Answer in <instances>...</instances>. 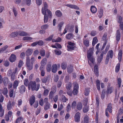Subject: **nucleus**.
Wrapping results in <instances>:
<instances>
[{
	"label": "nucleus",
	"mask_w": 123,
	"mask_h": 123,
	"mask_svg": "<svg viewBox=\"0 0 123 123\" xmlns=\"http://www.w3.org/2000/svg\"><path fill=\"white\" fill-rule=\"evenodd\" d=\"M113 87H107L106 91V95H107L108 94L111 93L113 91Z\"/></svg>",
	"instance_id": "obj_11"
},
{
	"label": "nucleus",
	"mask_w": 123,
	"mask_h": 123,
	"mask_svg": "<svg viewBox=\"0 0 123 123\" xmlns=\"http://www.w3.org/2000/svg\"><path fill=\"white\" fill-rule=\"evenodd\" d=\"M107 36V33H105L104 35L102 38V39L104 41H105V42H106V37Z\"/></svg>",
	"instance_id": "obj_55"
},
{
	"label": "nucleus",
	"mask_w": 123,
	"mask_h": 123,
	"mask_svg": "<svg viewBox=\"0 0 123 123\" xmlns=\"http://www.w3.org/2000/svg\"><path fill=\"white\" fill-rule=\"evenodd\" d=\"M55 54L57 55H60L61 53V51L60 50H55Z\"/></svg>",
	"instance_id": "obj_56"
},
{
	"label": "nucleus",
	"mask_w": 123,
	"mask_h": 123,
	"mask_svg": "<svg viewBox=\"0 0 123 123\" xmlns=\"http://www.w3.org/2000/svg\"><path fill=\"white\" fill-rule=\"evenodd\" d=\"M40 53L41 56H44L45 55V50L43 49L41 50L40 51Z\"/></svg>",
	"instance_id": "obj_51"
},
{
	"label": "nucleus",
	"mask_w": 123,
	"mask_h": 123,
	"mask_svg": "<svg viewBox=\"0 0 123 123\" xmlns=\"http://www.w3.org/2000/svg\"><path fill=\"white\" fill-rule=\"evenodd\" d=\"M40 69L41 71V75L42 76H44L45 74V72L44 70L42 69V68L41 67L40 68Z\"/></svg>",
	"instance_id": "obj_58"
},
{
	"label": "nucleus",
	"mask_w": 123,
	"mask_h": 123,
	"mask_svg": "<svg viewBox=\"0 0 123 123\" xmlns=\"http://www.w3.org/2000/svg\"><path fill=\"white\" fill-rule=\"evenodd\" d=\"M103 57V54L101 53V55L99 56L98 57V62L100 63L102 61Z\"/></svg>",
	"instance_id": "obj_33"
},
{
	"label": "nucleus",
	"mask_w": 123,
	"mask_h": 123,
	"mask_svg": "<svg viewBox=\"0 0 123 123\" xmlns=\"http://www.w3.org/2000/svg\"><path fill=\"white\" fill-rule=\"evenodd\" d=\"M91 10L93 13H95L96 12L97 10L95 7L92 6H91Z\"/></svg>",
	"instance_id": "obj_25"
},
{
	"label": "nucleus",
	"mask_w": 123,
	"mask_h": 123,
	"mask_svg": "<svg viewBox=\"0 0 123 123\" xmlns=\"http://www.w3.org/2000/svg\"><path fill=\"white\" fill-rule=\"evenodd\" d=\"M73 36L72 33H69L67 34L66 36V38L68 39H70L73 38Z\"/></svg>",
	"instance_id": "obj_28"
},
{
	"label": "nucleus",
	"mask_w": 123,
	"mask_h": 123,
	"mask_svg": "<svg viewBox=\"0 0 123 123\" xmlns=\"http://www.w3.org/2000/svg\"><path fill=\"white\" fill-rule=\"evenodd\" d=\"M105 91L103 89L102 91V93L101 94V98L102 99H103L105 97Z\"/></svg>",
	"instance_id": "obj_37"
},
{
	"label": "nucleus",
	"mask_w": 123,
	"mask_h": 123,
	"mask_svg": "<svg viewBox=\"0 0 123 123\" xmlns=\"http://www.w3.org/2000/svg\"><path fill=\"white\" fill-rule=\"evenodd\" d=\"M120 65V64L119 63H118L117 65L115 68V71L117 73L119 70Z\"/></svg>",
	"instance_id": "obj_40"
},
{
	"label": "nucleus",
	"mask_w": 123,
	"mask_h": 123,
	"mask_svg": "<svg viewBox=\"0 0 123 123\" xmlns=\"http://www.w3.org/2000/svg\"><path fill=\"white\" fill-rule=\"evenodd\" d=\"M55 13L56 16L58 17L62 16V12L59 10L56 11Z\"/></svg>",
	"instance_id": "obj_26"
},
{
	"label": "nucleus",
	"mask_w": 123,
	"mask_h": 123,
	"mask_svg": "<svg viewBox=\"0 0 123 123\" xmlns=\"http://www.w3.org/2000/svg\"><path fill=\"white\" fill-rule=\"evenodd\" d=\"M23 120V118L21 117H19L16 119L15 123H18L20 122H22Z\"/></svg>",
	"instance_id": "obj_43"
},
{
	"label": "nucleus",
	"mask_w": 123,
	"mask_h": 123,
	"mask_svg": "<svg viewBox=\"0 0 123 123\" xmlns=\"http://www.w3.org/2000/svg\"><path fill=\"white\" fill-rule=\"evenodd\" d=\"M67 66V64L65 62H63L62 64L61 67L63 69H65L66 68Z\"/></svg>",
	"instance_id": "obj_50"
},
{
	"label": "nucleus",
	"mask_w": 123,
	"mask_h": 123,
	"mask_svg": "<svg viewBox=\"0 0 123 123\" xmlns=\"http://www.w3.org/2000/svg\"><path fill=\"white\" fill-rule=\"evenodd\" d=\"M8 48V46L6 45L0 49V54L3 53Z\"/></svg>",
	"instance_id": "obj_36"
},
{
	"label": "nucleus",
	"mask_w": 123,
	"mask_h": 123,
	"mask_svg": "<svg viewBox=\"0 0 123 123\" xmlns=\"http://www.w3.org/2000/svg\"><path fill=\"white\" fill-rule=\"evenodd\" d=\"M40 87L39 84H38L36 85L35 81H30L29 82L28 88L29 90H30L31 88L33 91L35 90L37 91L38 90Z\"/></svg>",
	"instance_id": "obj_2"
},
{
	"label": "nucleus",
	"mask_w": 123,
	"mask_h": 123,
	"mask_svg": "<svg viewBox=\"0 0 123 123\" xmlns=\"http://www.w3.org/2000/svg\"><path fill=\"white\" fill-rule=\"evenodd\" d=\"M50 108V105L49 103L46 104L44 107V109L45 110H47L49 109Z\"/></svg>",
	"instance_id": "obj_35"
},
{
	"label": "nucleus",
	"mask_w": 123,
	"mask_h": 123,
	"mask_svg": "<svg viewBox=\"0 0 123 123\" xmlns=\"http://www.w3.org/2000/svg\"><path fill=\"white\" fill-rule=\"evenodd\" d=\"M2 92L3 94L4 95H5L6 98L8 97V96L7 95L8 92V90L7 88H4L2 90Z\"/></svg>",
	"instance_id": "obj_15"
},
{
	"label": "nucleus",
	"mask_w": 123,
	"mask_h": 123,
	"mask_svg": "<svg viewBox=\"0 0 123 123\" xmlns=\"http://www.w3.org/2000/svg\"><path fill=\"white\" fill-rule=\"evenodd\" d=\"M19 91L21 94L23 93L25 91V87L24 85H22L20 86L19 88Z\"/></svg>",
	"instance_id": "obj_13"
},
{
	"label": "nucleus",
	"mask_w": 123,
	"mask_h": 123,
	"mask_svg": "<svg viewBox=\"0 0 123 123\" xmlns=\"http://www.w3.org/2000/svg\"><path fill=\"white\" fill-rule=\"evenodd\" d=\"M89 92V89H86L85 92V94L86 96L88 95Z\"/></svg>",
	"instance_id": "obj_62"
},
{
	"label": "nucleus",
	"mask_w": 123,
	"mask_h": 123,
	"mask_svg": "<svg viewBox=\"0 0 123 123\" xmlns=\"http://www.w3.org/2000/svg\"><path fill=\"white\" fill-rule=\"evenodd\" d=\"M24 84L26 86H29V81L27 79H25L24 81Z\"/></svg>",
	"instance_id": "obj_41"
},
{
	"label": "nucleus",
	"mask_w": 123,
	"mask_h": 123,
	"mask_svg": "<svg viewBox=\"0 0 123 123\" xmlns=\"http://www.w3.org/2000/svg\"><path fill=\"white\" fill-rule=\"evenodd\" d=\"M9 96L10 97H12L14 95V90L13 89H11L9 91Z\"/></svg>",
	"instance_id": "obj_32"
},
{
	"label": "nucleus",
	"mask_w": 123,
	"mask_h": 123,
	"mask_svg": "<svg viewBox=\"0 0 123 123\" xmlns=\"http://www.w3.org/2000/svg\"><path fill=\"white\" fill-rule=\"evenodd\" d=\"M26 65L27 68L29 70H31L33 68V64L31 63L30 62L29 57L27 56L26 59Z\"/></svg>",
	"instance_id": "obj_4"
},
{
	"label": "nucleus",
	"mask_w": 123,
	"mask_h": 123,
	"mask_svg": "<svg viewBox=\"0 0 123 123\" xmlns=\"http://www.w3.org/2000/svg\"><path fill=\"white\" fill-rule=\"evenodd\" d=\"M0 117H2L4 114V111L3 110L1 104L0 103Z\"/></svg>",
	"instance_id": "obj_22"
},
{
	"label": "nucleus",
	"mask_w": 123,
	"mask_h": 123,
	"mask_svg": "<svg viewBox=\"0 0 123 123\" xmlns=\"http://www.w3.org/2000/svg\"><path fill=\"white\" fill-rule=\"evenodd\" d=\"M53 95V92L52 91H51L49 95V99H52V98Z\"/></svg>",
	"instance_id": "obj_61"
},
{
	"label": "nucleus",
	"mask_w": 123,
	"mask_h": 123,
	"mask_svg": "<svg viewBox=\"0 0 123 123\" xmlns=\"http://www.w3.org/2000/svg\"><path fill=\"white\" fill-rule=\"evenodd\" d=\"M118 84L119 85V87H120L121 86V80L120 78H119L117 80Z\"/></svg>",
	"instance_id": "obj_60"
},
{
	"label": "nucleus",
	"mask_w": 123,
	"mask_h": 123,
	"mask_svg": "<svg viewBox=\"0 0 123 123\" xmlns=\"http://www.w3.org/2000/svg\"><path fill=\"white\" fill-rule=\"evenodd\" d=\"M48 5L47 3L45 2L44 4V7H42V13L44 15L46 14V11L47 12L48 15L50 18H51L52 16V13L51 11L48 9Z\"/></svg>",
	"instance_id": "obj_3"
},
{
	"label": "nucleus",
	"mask_w": 123,
	"mask_h": 123,
	"mask_svg": "<svg viewBox=\"0 0 123 123\" xmlns=\"http://www.w3.org/2000/svg\"><path fill=\"white\" fill-rule=\"evenodd\" d=\"M113 55V52L112 50H111L109 51L107 54V56L106 58V60L109 61L110 59V56L111 58H112Z\"/></svg>",
	"instance_id": "obj_5"
},
{
	"label": "nucleus",
	"mask_w": 123,
	"mask_h": 123,
	"mask_svg": "<svg viewBox=\"0 0 123 123\" xmlns=\"http://www.w3.org/2000/svg\"><path fill=\"white\" fill-rule=\"evenodd\" d=\"M82 105L81 102H79L78 103L77 105V108L78 110H81L82 108Z\"/></svg>",
	"instance_id": "obj_21"
},
{
	"label": "nucleus",
	"mask_w": 123,
	"mask_h": 123,
	"mask_svg": "<svg viewBox=\"0 0 123 123\" xmlns=\"http://www.w3.org/2000/svg\"><path fill=\"white\" fill-rule=\"evenodd\" d=\"M80 114L79 112H77L76 113L74 117L75 122H78L80 121Z\"/></svg>",
	"instance_id": "obj_6"
},
{
	"label": "nucleus",
	"mask_w": 123,
	"mask_h": 123,
	"mask_svg": "<svg viewBox=\"0 0 123 123\" xmlns=\"http://www.w3.org/2000/svg\"><path fill=\"white\" fill-rule=\"evenodd\" d=\"M76 103L75 101H74L72 103V108L74 109L76 106Z\"/></svg>",
	"instance_id": "obj_57"
},
{
	"label": "nucleus",
	"mask_w": 123,
	"mask_h": 123,
	"mask_svg": "<svg viewBox=\"0 0 123 123\" xmlns=\"http://www.w3.org/2000/svg\"><path fill=\"white\" fill-rule=\"evenodd\" d=\"M74 86V89L78 90L79 89V86L77 83L76 82H74L73 83Z\"/></svg>",
	"instance_id": "obj_34"
},
{
	"label": "nucleus",
	"mask_w": 123,
	"mask_h": 123,
	"mask_svg": "<svg viewBox=\"0 0 123 123\" xmlns=\"http://www.w3.org/2000/svg\"><path fill=\"white\" fill-rule=\"evenodd\" d=\"M61 100L64 102H66L68 100V99L66 98L64 95H62V96Z\"/></svg>",
	"instance_id": "obj_39"
},
{
	"label": "nucleus",
	"mask_w": 123,
	"mask_h": 123,
	"mask_svg": "<svg viewBox=\"0 0 123 123\" xmlns=\"http://www.w3.org/2000/svg\"><path fill=\"white\" fill-rule=\"evenodd\" d=\"M19 82L17 80H15L13 83V87L14 89H16L18 86Z\"/></svg>",
	"instance_id": "obj_23"
},
{
	"label": "nucleus",
	"mask_w": 123,
	"mask_h": 123,
	"mask_svg": "<svg viewBox=\"0 0 123 123\" xmlns=\"http://www.w3.org/2000/svg\"><path fill=\"white\" fill-rule=\"evenodd\" d=\"M97 42L98 40L96 37H95L93 38L92 42V45L94 46L95 44L97 43Z\"/></svg>",
	"instance_id": "obj_44"
},
{
	"label": "nucleus",
	"mask_w": 123,
	"mask_h": 123,
	"mask_svg": "<svg viewBox=\"0 0 123 123\" xmlns=\"http://www.w3.org/2000/svg\"><path fill=\"white\" fill-rule=\"evenodd\" d=\"M72 86L71 83H69L67 85L66 87L68 89H70Z\"/></svg>",
	"instance_id": "obj_64"
},
{
	"label": "nucleus",
	"mask_w": 123,
	"mask_h": 123,
	"mask_svg": "<svg viewBox=\"0 0 123 123\" xmlns=\"http://www.w3.org/2000/svg\"><path fill=\"white\" fill-rule=\"evenodd\" d=\"M63 24L64 23L63 22H62L58 24V28L59 31H60L61 30V27H62Z\"/></svg>",
	"instance_id": "obj_52"
},
{
	"label": "nucleus",
	"mask_w": 123,
	"mask_h": 123,
	"mask_svg": "<svg viewBox=\"0 0 123 123\" xmlns=\"http://www.w3.org/2000/svg\"><path fill=\"white\" fill-rule=\"evenodd\" d=\"M47 61V60L46 58H43L41 62V65H45L46 64Z\"/></svg>",
	"instance_id": "obj_38"
},
{
	"label": "nucleus",
	"mask_w": 123,
	"mask_h": 123,
	"mask_svg": "<svg viewBox=\"0 0 123 123\" xmlns=\"http://www.w3.org/2000/svg\"><path fill=\"white\" fill-rule=\"evenodd\" d=\"M73 67L72 66L70 65L68 66L67 68V71L69 73H71L73 71Z\"/></svg>",
	"instance_id": "obj_20"
},
{
	"label": "nucleus",
	"mask_w": 123,
	"mask_h": 123,
	"mask_svg": "<svg viewBox=\"0 0 123 123\" xmlns=\"http://www.w3.org/2000/svg\"><path fill=\"white\" fill-rule=\"evenodd\" d=\"M66 6H67L72 8H74L77 10H78L79 9V7L75 5L71 4H67Z\"/></svg>",
	"instance_id": "obj_14"
},
{
	"label": "nucleus",
	"mask_w": 123,
	"mask_h": 123,
	"mask_svg": "<svg viewBox=\"0 0 123 123\" xmlns=\"http://www.w3.org/2000/svg\"><path fill=\"white\" fill-rule=\"evenodd\" d=\"M44 15L43 19L44 22V23H47L48 22L49 16H48V15H47V14Z\"/></svg>",
	"instance_id": "obj_30"
},
{
	"label": "nucleus",
	"mask_w": 123,
	"mask_h": 123,
	"mask_svg": "<svg viewBox=\"0 0 123 123\" xmlns=\"http://www.w3.org/2000/svg\"><path fill=\"white\" fill-rule=\"evenodd\" d=\"M12 106L11 102L10 101H9L7 105V109L9 110H11L12 108Z\"/></svg>",
	"instance_id": "obj_24"
},
{
	"label": "nucleus",
	"mask_w": 123,
	"mask_h": 123,
	"mask_svg": "<svg viewBox=\"0 0 123 123\" xmlns=\"http://www.w3.org/2000/svg\"><path fill=\"white\" fill-rule=\"evenodd\" d=\"M53 36V35H51L48 38L46 39L45 40L46 41H50L52 39Z\"/></svg>",
	"instance_id": "obj_59"
},
{
	"label": "nucleus",
	"mask_w": 123,
	"mask_h": 123,
	"mask_svg": "<svg viewBox=\"0 0 123 123\" xmlns=\"http://www.w3.org/2000/svg\"><path fill=\"white\" fill-rule=\"evenodd\" d=\"M39 53V51L38 50H36L33 53V55L34 56H36L38 55Z\"/></svg>",
	"instance_id": "obj_63"
},
{
	"label": "nucleus",
	"mask_w": 123,
	"mask_h": 123,
	"mask_svg": "<svg viewBox=\"0 0 123 123\" xmlns=\"http://www.w3.org/2000/svg\"><path fill=\"white\" fill-rule=\"evenodd\" d=\"M32 39V38L29 37H25L23 38V39L24 40H30Z\"/></svg>",
	"instance_id": "obj_48"
},
{
	"label": "nucleus",
	"mask_w": 123,
	"mask_h": 123,
	"mask_svg": "<svg viewBox=\"0 0 123 123\" xmlns=\"http://www.w3.org/2000/svg\"><path fill=\"white\" fill-rule=\"evenodd\" d=\"M48 76H46L42 78L41 79L42 83L44 84L46 83L48 80Z\"/></svg>",
	"instance_id": "obj_19"
},
{
	"label": "nucleus",
	"mask_w": 123,
	"mask_h": 123,
	"mask_svg": "<svg viewBox=\"0 0 123 123\" xmlns=\"http://www.w3.org/2000/svg\"><path fill=\"white\" fill-rule=\"evenodd\" d=\"M83 43L85 45L86 47H88L89 45V41L87 39H84Z\"/></svg>",
	"instance_id": "obj_31"
},
{
	"label": "nucleus",
	"mask_w": 123,
	"mask_h": 123,
	"mask_svg": "<svg viewBox=\"0 0 123 123\" xmlns=\"http://www.w3.org/2000/svg\"><path fill=\"white\" fill-rule=\"evenodd\" d=\"M51 62H49L46 67L47 70L48 72H49L51 70Z\"/></svg>",
	"instance_id": "obj_27"
},
{
	"label": "nucleus",
	"mask_w": 123,
	"mask_h": 123,
	"mask_svg": "<svg viewBox=\"0 0 123 123\" xmlns=\"http://www.w3.org/2000/svg\"><path fill=\"white\" fill-rule=\"evenodd\" d=\"M121 37V33L119 30H117V31L116 38V40L118 41H119Z\"/></svg>",
	"instance_id": "obj_8"
},
{
	"label": "nucleus",
	"mask_w": 123,
	"mask_h": 123,
	"mask_svg": "<svg viewBox=\"0 0 123 123\" xmlns=\"http://www.w3.org/2000/svg\"><path fill=\"white\" fill-rule=\"evenodd\" d=\"M49 90L47 89H45L44 90L43 92V95L44 96H47L48 95L49 92Z\"/></svg>",
	"instance_id": "obj_54"
},
{
	"label": "nucleus",
	"mask_w": 123,
	"mask_h": 123,
	"mask_svg": "<svg viewBox=\"0 0 123 123\" xmlns=\"http://www.w3.org/2000/svg\"><path fill=\"white\" fill-rule=\"evenodd\" d=\"M88 117L87 116H86L84 118V123H88Z\"/></svg>",
	"instance_id": "obj_49"
},
{
	"label": "nucleus",
	"mask_w": 123,
	"mask_h": 123,
	"mask_svg": "<svg viewBox=\"0 0 123 123\" xmlns=\"http://www.w3.org/2000/svg\"><path fill=\"white\" fill-rule=\"evenodd\" d=\"M18 32V34L20 36H25L28 35V34L27 33L24 31H20Z\"/></svg>",
	"instance_id": "obj_16"
},
{
	"label": "nucleus",
	"mask_w": 123,
	"mask_h": 123,
	"mask_svg": "<svg viewBox=\"0 0 123 123\" xmlns=\"http://www.w3.org/2000/svg\"><path fill=\"white\" fill-rule=\"evenodd\" d=\"M33 52V50L31 49H29L26 51L25 54L26 55L29 56L31 55Z\"/></svg>",
	"instance_id": "obj_17"
},
{
	"label": "nucleus",
	"mask_w": 123,
	"mask_h": 123,
	"mask_svg": "<svg viewBox=\"0 0 123 123\" xmlns=\"http://www.w3.org/2000/svg\"><path fill=\"white\" fill-rule=\"evenodd\" d=\"M103 10L102 9L100 8L99 9L98 16L100 18H101L103 15Z\"/></svg>",
	"instance_id": "obj_46"
},
{
	"label": "nucleus",
	"mask_w": 123,
	"mask_h": 123,
	"mask_svg": "<svg viewBox=\"0 0 123 123\" xmlns=\"http://www.w3.org/2000/svg\"><path fill=\"white\" fill-rule=\"evenodd\" d=\"M18 32H15L12 33L10 36L11 37H17L18 35Z\"/></svg>",
	"instance_id": "obj_29"
},
{
	"label": "nucleus",
	"mask_w": 123,
	"mask_h": 123,
	"mask_svg": "<svg viewBox=\"0 0 123 123\" xmlns=\"http://www.w3.org/2000/svg\"><path fill=\"white\" fill-rule=\"evenodd\" d=\"M2 81L4 85L6 86L8 83V78L6 77H5L4 78Z\"/></svg>",
	"instance_id": "obj_18"
},
{
	"label": "nucleus",
	"mask_w": 123,
	"mask_h": 123,
	"mask_svg": "<svg viewBox=\"0 0 123 123\" xmlns=\"http://www.w3.org/2000/svg\"><path fill=\"white\" fill-rule=\"evenodd\" d=\"M35 98L34 96L32 95L31 97L30 100V103L31 106H32L35 101Z\"/></svg>",
	"instance_id": "obj_12"
},
{
	"label": "nucleus",
	"mask_w": 123,
	"mask_h": 123,
	"mask_svg": "<svg viewBox=\"0 0 123 123\" xmlns=\"http://www.w3.org/2000/svg\"><path fill=\"white\" fill-rule=\"evenodd\" d=\"M94 48L92 47L90 49L87 53L88 62L91 66H93L95 62V59L92 56Z\"/></svg>",
	"instance_id": "obj_1"
},
{
	"label": "nucleus",
	"mask_w": 123,
	"mask_h": 123,
	"mask_svg": "<svg viewBox=\"0 0 123 123\" xmlns=\"http://www.w3.org/2000/svg\"><path fill=\"white\" fill-rule=\"evenodd\" d=\"M111 104H109L107 106V109L109 112L110 113L112 112V109H111Z\"/></svg>",
	"instance_id": "obj_45"
},
{
	"label": "nucleus",
	"mask_w": 123,
	"mask_h": 123,
	"mask_svg": "<svg viewBox=\"0 0 123 123\" xmlns=\"http://www.w3.org/2000/svg\"><path fill=\"white\" fill-rule=\"evenodd\" d=\"M49 27V25L46 24L42 25L41 27V28L43 30H46Z\"/></svg>",
	"instance_id": "obj_47"
},
{
	"label": "nucleus",
	"mask_w": 123,
	"mask_h": 123,
	"mask_svg": "<svg viewBox=\"0 0 123 123\" xmlns=\"http://www.w3.org/2000/svg\"><path fill=\"white\" fill-rule=\"evenodd\" d=\"M16 59V57L15 55L14 54H12L10 57L9 61L11 62H14Z\"/></svg>",
	"instance_id": "obj_7"
},
{
	"label": "nucleus",
	"mask_w": 123,
	"mask_h": 123,
	"mask_svg": "<svg viewBox=\"0 0 123 123\" xmlns=\"http://www.w3.org/2000/svg\"><path fill=\"white\" fill-rule=\"evenodd\" d=\"M36 3L38 5H40L42 4V0H36Z\"/></svg>",
	"instance_id": "obj_53"
},
{
	"label": "nucleus",
	"mask_w": 123,
	"mask_h": 123,
	"mask_svg": "<svg viewBox=\"0 0 123 123\" xmlns=\"http://www.w3.org/2000/svg\"><path fill=\"white\" fill-rule=\"evenodd\" d=\"M57 70V67L56 64H53L52 67V71L53 73H56Z\"/></svg>",
	"instance_id": "obj_9"
},
{
	"label": "nucleus",
	"mask_w": 123,
	"mask_h": 123,
	"mask_svg": "<svg viewBox=\"0 0 123 123\" xmlns=\"http://www.w3.org/2000/svg\"><path fill=\"white\" fill-rule=\"evenodd\" d=\"M87 102L86 101L85 103L84 104V105L85 106L83 109V111L84 113L87 112L88 110V106L87 105Z\"/></svg>",
	"instance_id": "obj_10"
},
{
	"label": "nucleus",
	"mask_w": 123,
	"mask_h": 123,
	"mask_svg": "<svg viewBox=\"0 0 123 123\" xmlns=\"http://www.w3.org/2000/svg\"><path fill=\"white\" fill-rule=\"evenodd\" d=\"M2 90H0V102H2L4 100V97L1 94Z\"/></svg>",
	"instance_id": "obj_42"
}]
</instances>
